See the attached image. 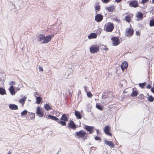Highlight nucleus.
Segmentation results:
<instances>
[{
    "instance_id": "13",
    "label": "nucleus",
    "mask_w": 154,
    "mask_h": 154,
    "mask_svg": "<svg viewBox=\"0 0 154 154\" xmlns=\"http://www.w3.org/2000/svg\"><path fill=\"white\" fill-rule=\"evenodd\" d=\"M103 18V16L101 14H97L95 16V20L97 22H100L102 20Z\"/></svg>"
},
{
    "instance_id": "35",
    "label": "nucleus",
    "mask_w": 154,
    "mask_h": 154,
    "mask_svg": "<svg viewBox=\"0 0 154 154\" xmlns=\"http://www.w3.org/2000/svg\"><path fill=\"white\" fill-rule=\"evenodd\" d=\"M125 20L128 22H130L131 20V18L130 16L128 15L125 17Z\"/></svg>"
},
{
    "instance_id": "27",
    "label": "nucleus",
    "mask_w": 154,
    "mask_h": 154,
    "mask_svg": "<svg viewBox=\"0 0 154 154\" xmlns=\"http://www.w3.org/2000/svg\"><path fill=\"white\" fill-rule=\"evenodd\" d=\"M148 97L147 98L148 100L150 102H152L154 100V98L151 95H149L148 94H147Z\"/></svg>"
},
{
    "instance_id": "56",
    "label": "nucleus",
    "mask_w": 154,
    "mask_h": 154,
    "mask_svg": "<svg viewBox=\"0 0 154 154\" xmlns=\"http://www.w3.org/2000/svg\"><path fill=\"white\" fill-rule=\"evenodd\" d=\"M94 148V147H91V148Z\"/></svg>"
},
{
    "instance_id": "26",
    "label": "nucleus",
    "mask_w": 154,
    "mask_h": 154,
    "mask_svg": "<svg viewBox=\"0 0 154 154\" xmlns=\"http://www.w3.org/2000/svg\"><path fill=\"white\" fill-rule=\"evenodd\" d=\"M146 98V97L144 96L142 94H139L138 97H137L138 99H139L140 100H145Z\"/></svg>"
},
{
    "instance_id": "48",
    "label": "nucleus",
    "mask_w": 154,
    "mask_h": 154,
    "mask_svg": "<svg viewBox=\"0 0 154 154\" xmlns=\"http://www.w3.org/2000/svg\"><path fill=\"white\" fill-rule=\"evenodd\" d=\"M39 70L41 71H43V68L40 66H39Z\"/></svg>"
},
{
    "instance_id": "49",
    "label": "nucleus",
    "mask_w": 154,
    "mask_h": 154,
    "mask_svg": "<svg viewBox=\"0 0 154 154\" xmlns=\"http://www.w3.org/2000/svg\"><path fill=\"white\" fill-rule=\"evenodd\" d=\"M151 91L154 94V87L151 88Z\"/></svg>"
},
{
    "instance_id": "31",
    "label": "nucleus",
    "mask_w": 154,
    "mask_h": 154,
    "mask_svg": "<svg viewBox=\"0 0 154 154\" xmlns=\"http://www.w3.org/2000/svg\"><path fill=\"white\" fill-rule=\"evenodd\" d=\"M44 107L45 109L47 110H49L51 109V106L48 104L47 103H46L45 104Z\"/></svg>"
},
{
    "instance_id": "19",
    "label": "nucleus",
    "mask_w": 154,
    "mask_h": 154,
    "mask_svg": "<svg viewBox=\"0 0 154 154\" xmlns=\"http://www.w3.org/2000/svg\"><path fill=\"white\" fill-rule=\"evenodd\" d=\"M115 9V7L112 6L109 7H106V10H107L109 12H112Z\"/></svg>"
},
{
    "instance_id": "17",
    "label": "nucleus",
    "mask_w": 154,
    "mask_h": 154,
    "mask_svg": "<svg viewBox=\"0 0 154 154\" xmlns=\"http://www.w3.org/2000/svg\"><path fill=\"white\" fill-rule=\"evenodd\" d=\"M75 115L78 119H80L82 118V115L80 112L76 110L75 111Z\"/></svg>"
},
{
    "instance_id": "6",
    "label": "nucleus",
    "mask_w": 154,
    "mask_h": 154,
    "mask_svg": "<svg viewBox=\"0 0 154 154\" xmlns=\"http://www.w3.org/2000/svg\"><path fill=\"white\" fill-rule=\"evenodd\" d=\"M111 40L112 41L113 45L114 46L119 45L120 43V40L118 37H112L111 38Z\"/></svg>"
},
{
    "instance_id": "14",
    "label": "nucleus",
    "mask_w": 154,
    "mask_h": 154,
    "mask_svg": "<svg viewBox=\"0 0 154 154\" xmlns=\"http://www.w3.org/2000/svg\"><path fill=\"white\" fill-rule=\"evenodd\" d=\"M132 92L131 95V96L132 97L137 96L138 94V91L136 88H133L132 89Z\"/></svg>"
},
{
    "instance_id": "41",
    "label": "nucleus",
    "mask_w": 154,
    "mask_h": 154,
    "mask_svg": "<svg viewBox=\"0 0 154 154\" xmlns=\"http://www.w3.org/2000/svg\"><path fill=\"white\" fill-rule=\"evenodd\" d=\"M113 20L114 21H116L119 22L120 20H119L116 17H115L113 18Z\"/></svg>"
},
{
    "instance_id": "5",
    "label": "nucleus",
    "mask_w": 154,
    "mask_h": 154,
    "mask_svg": "<svg viewBox=\"0 0 154 154\" xmlns=\"http://www.w3.org/2000/svg\"><path fill=\"white\" fill-rule=\"evenodd\" d=\"M134 31L133 29L129 28H127L125 31V36L127 37H131L132 36L134 33Z\"/></svg>"
},
{
    "instance_id": "11",
    "label": "nucleus",
    "mask_w": 154,
    "mask_h": 154,
    "mask_svg": "<svg viewBox=\"0 0 154 154\" xmlns=\"http://www.w3.org/2000/svg\"><path fill=\"white\" fill-rule=\"evenodd\" d=\"M129 5L131 7L136 8L138 6V1L137 0L131 1L129 3Z\"/></svg>"
},
{
    "instance_id": "50",
    "label": "nucleus",
    "mask_w": 154,
    "mask_h": 154,
    "mask_svg": "<svg viewBox=\"0 0 154 154\" xmlns=\"http://www.w3.org/2000/svg\"><path fill=\"white\" fill-rule=\"evenodd\" d=\"M136 34L137 36H139L140 35V33L138 31H136Z\"/></svg>"
},
{
    "instance_id": "33",
    "label": "nucleus",
    "mask_w": 154,
    "mask_h": 154,
    "mask_svg": "<svg viewBox=\"0 0 154 154\" xmlns=\"http://www.w3.org/2000/svg\"><path fill=\"white\" fill-rule=\"evenodd\" d=\"M96 108L102 111L103 110V107L100 104H98L97 103L96 105Z\"/></svg>"
},
{
    "instance_id": "51",
    "label": "nucleus",
    "mask_w": 154,
    "mask_h": 154,
    "mask_svg": "<svg viewBox=\"0 0 154 154\" xmlns=\"http://www.w3.org/2000/svg\"><path fill=\"white\" fill-rule=\"evenodd\" d=\"M96 131H97V135H98L100 134V133L99 131H98V130L97 129Z\"/></svg>"
},
{
    "instance_id": "9",
    "label": "nucleus",
    "mask_w": 154,
    "mask_h": 154,
    "mask_svg": "<svg viewBox=\"0 0 154 154\" xmlns=\"http://www.w3.org/2000/svg\"><path fill=\"white\" fill-rule=\"evenodd\" d=\"M67 127H68L73 130H75L76 128V126L73 121L71 120L68 123Z\"/></svg>"
},
{
    "instance_id": "24",
    "label": "nucleus",
    "mask_w": 154,
    "mask_h": 154,
    "mask_svg": "<svg viewBox=\"0 0 154 154\" xmlns=\"http://www.w3.org/2000/svg\"><path fill=\"white\" fill-rule=\"evenodd\" d=\"M35 96L36 97V103L37 104H39L40 103L42 100V98L40 97H37L35 95Z\"/></svg>"
},
{
    "instance_id": "2",
    "label": "nucleus",
    "mask_w": 154,
    "mask_h": 154,
    "mask_svg": "<svg viewBox=\"0 0 154 154\" xmlns=\"http://www.w3.org/2000/svg\"><path fill=\"white\" fill-rule=\"evenodd\" d=\"M99 49V47L98 45H92L90 48V51L91 53L93 54L97 53Z\"/></svg>"
},
{
    "instance_id": "10",
    "label": "nucleus",
    "mask_w": 154,
    "mask_h": 154,
    "mask_svg": "<svg viewBox=\"0 0 154 154\" xmlns=\"http://www.w3.org/2000/svg\"><path fill=\"white\" fill-rule=\"evenodd\" d=\"M110 130V128L109 126H106L104 127V131L105 133L107 135L111 136H112V134L111 133L109 132Z\"/></svg>"
},
{
    "instance_id": "21",
    "label": "nucleus",
    "mask_w": 154,
    "mask_h": 154,
    "mask_svg": "<svg viewBox=\"0 0 154 154\" xmlns=\"http://www.w3.org/2000/svg\"><path fill=\"white\" fill-rule=\"evenodd\" d=\"M9 108L12 110H17L18 109V106L13 104H11L9 106Z\"/></svg>"
},
{
    "instance_id": "42",
    "label": "nucleus",
    "mask_w": 154,
    "mask_h": 154,
    "mask_svg": "<svg viewBox=\"0 0 154 154\" xmlns=\"http://www.w3.org/2000/svg\"><path fill=\"white\" fill-rule=\"evenodd\" d=\"M149 0H142L141 1V3L143 4H144L149 1Z\"/></svg>"
},
{
    "instance_id": "30",
    "label": "nucleus",
    "mask_w": 154,
    "mask_h": 154,
    "mask_svg": "<svg viewBox=\"0 0 154 154\" xmlns=\"http://www.w3.org/2000/svg\"><path fill=\"white\" fill-rule=\"evenodd\" d=\"M6 94L5 90V89L0 88V94L3 95Z\"/></svg>"
},
{
    "instance_id": "46",
    "label": "nucleus",
    "mask_w": 154,
    "mask_h": 154,
    "mask_svg": "<svg viewBox=\"0 0 154 154\" xmlns=\"http://www.w3.org/2000/svg\"><path fill=\"white\" fill-rule=\"evenodd\" d=\"M84 88L86 92H87V86L86 85H85L84 86Z\"/></svg>"
},
{
    "instance_id": "45",
    "label": "nucleus",
    "mask_w": 154,
    "mask_h": 154,
    "mask_svg": "<svg viewBox=\"0 0 154 154\" xmlns=\"http://www.w3.org/2000/svg\"><path fill=\"white\" fill-rule=\"evenodd\" d=\"M15 82L13 81H11V83H10V85H15Z\"/></svg>"
},
{
    "instance_id": "16",
    "label": "nucleus",
    "mask_w": 154,
    "mask_h": 154,
    "mask_svg": "<svg viewBox=\"0 0 154 154\" xmlns=\"http://www.w3.org/2000/svg\"><path fill=\"white\" fill-rule=\"evenodd\" d=\"M128 66V63L126 61L123 62L122 64L121 68L122 70L126 69Z\"/></svg>"
},
{
    "instance_id": "12",
    "label": "nucleus",
    "mask_w": 154,
    "mask_h": 154,
    "mask_svg": "<svg viewBox=\"0 0 154 154\" xmlns=\"http://www.w3.org/2000/svg\"><path fill=\"white\" fill-rule=\"evenodd\" d=\"M104 142L105 144L109 146L110 147L112 148L114 147L115 144L112 141H109L106 140H105Z\"/></svg>"
},
{
    "instance_id": "23",
    "label": "nucleus",
    "mask_w": 154,
    "mask_h": 154,
    "mask_svg": "<svg viewBox=\"0 0 154 154\" xmlns=\"http://www.w3.org/2000/svg\"><path fill=\"white\" fill-rule=\"evenodd\" d=\"M26 99V97L25 96H24L19 100V102L22 104V105H23L24 104Z\"/></svg>"
},
{
    "instance_id": "40",
    "label": "nucleus",
    "mask_w": 154,
    "mask_h": 154,
    "mask_svg": "<svg viewBox=\"0 0 154 154\" xmlns=\"http://www.w3.org/2000/svg\"><path fill=\"white\" fill-rule=\"evenodd\" d=\"M35 114L34 113H31L30 117L31 119H34L35 117Z\"/></svg>"
},
{
    "instance_id": "43",
    "label": "nucleus",
    "mask_w": 154,
    "mask_h": 154,
    "mask_svg": "<svg viewBox=\"0 0 154 154\" xmlns=\"http://www.w3.org/2000/svg\"><path fill=\"white\" fill-rule=\"evenodd\" d=\"M101 1L105 3H107L109 2L110 0H101Z\"/></svg>"
},
{
    "instance_id": "7",
    "label": "nucleus",
    "mask_w": 154,
    "mask_h": 154,
    "mask_svg": "<svg viewBox=\"0 0 154 154\" xmlns=\"http://www.w3.org/2000/svg\"><path fill=\"white\" fill-rule=\"evenodd\" d=\"M36 113L37 115L39 117H42L44 114L42 109L39 106L37 107Z\"/></svg>"
},
{
    "instance_id": "15",
    "label": "nucleus",
    "mask_w": 154,
    "mask_h": 154,
    "mask_svg": "<svg viewBox=\"0 0 154 154\" xmlns=\"http://www.w3.org/2000/svg\"><path fill=\"white\" fill-rule=\"evenodd\" d=\"M48 116V119L54 120L58 123L59 120V119L55 116L51 115H49Z\"/></svg>"
},
{
    "instance_id": "8",
    "label": "nucleus",
    "mask_w": 154,
    "mask_h": 154,
    "mask_svg": "<svg viewBox=\"0 0 154 154\" xmlns=\"http://www.w3.org/2000/svg\"><path fill=\"white\" fill-rule=\"evenodd\" d=\"M84 128L89 132L90 134H91L94 132V127L93 126H90L87 125H85Z\"/></svg>"
},
{
    "instance_id": "53",
    "label": "nucleus",
    "mask_w": 154,
    "mask_h": 154,
    "mask_svg": "<svg viewBox=\"0 0 154 154\" xmlns=\"http://www.w3.org/2000/svg\"><path fill=\"white\" fill-rule=\"evenodd\" d=\"M127 92L126 91V89H125L124 91H123V93H127Z\"/></svg>"
},
{
    "instance_id": "1",
    "label": "nucleus",
    "mask_w": 154,
    "mask_h": 154,
    "mask_svg": "<svg viewBox=\"0 0 154 154\" xmlns=\"http://www.w3.org/2000/svg\"><path fill=\"white\" fill-rule=\"evenodd\" d=\"M75 136L79 138H81L85 139H87L88 135L83 130H81L79 131L75 132Z\"/></svg>"
},
{
    "instance_id": "4",
    "label": "nucleus",
    "mask_w": 154,
    "mask_h": 154,
    "mask_svg": "<svg viewBox=\"0 0 154 154\" xmlns=\"http://www.w3.org/2000/svg\"><path fill=\"white\" fill-rule=\"evenodd\" d=\"M114 28L113 24L112 23H109L106 29L107 32H112Z\"/></svg>"
},
{
    "instance_id": "28",
    "label": "nucleus",
    "mask_w": 154,
    "mask_h": 154,
    "mask_svg": "<svg viewBox=\"0 0 154 154\" xmlns=\"http://www.w3.org/2000/svg\"><path fill=\"white\" fill-rule=\"evenodd\" d=\"M136 17L137 18L140 19L143 17V14L141 12H138L136 15Z\"/></svg>"
},
{
    "instance_id": "44",
    "label": "nucleus",
    "mask_w": 154,
    "mask_h": 154,
    "mask_svg": "<svg viewBox=\"0 0 154 154\" xmlns=\"http://www.w3.org/2000/svg\"><path fill=\"white\" fill-rule=\"evenodd\" d=\"M108 97L107 96L103 94V96H102V98H104L105 99H106Z\"/></svg>"
},
{
    "instance_id": "20",
    "label": "nucleus",
    "mask_w": 154,
    "mask_h": 154,
    "mask_svg": "<svg viewBox=\"0 0 154 154\" xmlns=\"http://www.w3.org/2000/svg\"><path fill=\"white\" fill-rule=\"evenodd\" d=\"M97 34L95 33H92L88 36L89 39L95 38H97Z\"/></svg>"
},
{
    "instance_id": "34",
    "label": "nucleus",
    "mask_w": 154,
    "mask_h": 154,
    "mask_svg": "<svg viewBox=\"0 0 154 154\" xmlns=\"http://www.w3.org/2000/svg\"><path fill=\"white\" fill-rule=\"evenodd\" d=\"M28 112L26 110H25L21 112V116H26L27 115V113Z\"/></svg>"
},
{
    "instance_id": "52",
    "label": "nucleus",
    "mask_w": 154,
    "mask_h": 154,
    "mask_svg": "<svg viewBox=\"0 0 154 154\" xmlns=\"http://www.w3.org/2000/svg\"><path fill=\"white\" fill-rule=\"evenodd\" d=\"M35 93V96L36 95H39V93L37 92H36L34 93Z\"/></svg>"
},
{
    "instance_id": "25",
    "label": "nucleus",
    "mask_w": 154,
    "mask_h": 154,
    "mask_svg": "<svg viewBox=\"0 0 154 154\" xmlns=\"http://www.w3.org/2000/svg\"><path fill=\"white\" fill-rule=\"evenodd\" d=\"M44 35L42 34H40L37 36V40L38 41H41L43 40Z\"/></svg>"
},
{
    "instance_id": "18",
    "label": "nucleus",
    "mask_w": 154,
    "mask_h": 154,
    "mask_svg": "<svg viewBox=\"0 0 154 154\" xmlns=\"http://www.w3.org/2000/svg\"><path fill=\"white\" fill-rule=\"evenodd\" d=\"M60 119L66 122L68 121L69 119V118L68 117V115L66 114H63Z\"/></svg>"
},
{
    "instance_id": "54",
    "label": "nucleus",
    "mask_w": 154,
    "mask_h": 154,
    "mask_svg": "<svg viewBox=\"0 0 154 154\" xmlns=\"http://www.w3.org/2000/svg\"><path fill=\"white\" fill-rule=\"evenodd\" d=\"M11 152L9 151L8 153V154H11Z\"/></svg>"
},
{
    "instance_id": "36",
    "label": "nucleus",
    "mask_w": 154,
    "mask_h": 154,
    "mask_svg": "<svg viewBox=\"0 0 154 154\" xmlns=\"http://www.w3.org/2000/svg\"><path fill=\"white\" fill-rule=\"evenodd\" d=\"M149 25L151 27L154 26V19L150 20V21Z\"/></svg>"
},
{
    "instance_id": "3",
    "label": "nucleus",
    "mask_w": 154,
    "mask_h": 154,
    "mask_svg": "<svg viewBox=\"0 0 154 154\" xmlns=\"http://www.w3.org/2000/svg\"><path fill=\"white\" fill-rule=\"evenodd\" d=\"M54 36V35L52 34L46 37L44 35L43 40L41 42V43L43 44L48 42L51 40V38L53 37Z\"/></svg>"
},
{
    "instance_id": "47",
    "label": "nucleus",
    "mask_w": 154,
    "mask_h": 154,
    "mask_svg": "<svg viewBox=\"0 0 154 154\" xmlns=\"http://www.w3.org/2000/svg\"><path fill=\"white\" fill-rule=\"evenodd\" d=\"M146 88L147 89H151V85L149 84L146 86Z\"/></svg>"
},
{
    "instance_id": "55",
    "label": "nucleus",
    "mask_w": 154,
    "mask_h": 154,
    "mask_svg": "<svg viewBox=\"0 0 154 154\" xmlns=\"http://www.w3.org/2000/svg\"><path fill=\"white\" fill-rule=\"evenodd\" d=\"M152 2L154 4V0H152Z\"/></svg>"
},
{
    "instance_id": "57",
    "label": "nucleus",
    "mask_w": 154,
    "mask_h": 154,
    "mask_svg": "<svg viewBox=\"0 0 154 154\" xmlns=\"http://www.w3.org/2000/svg\"><path fill=\"white\" fill-rule=\"evenodd\" d=\"M106 93H104V94H105Z\"/></svg>"
},
{
    "instance_id": "22",
    "label": "nucleus",
    "mask_w": 154,
    "mask_h": 154,
    "mask_svg": "<svg viewBox=\"0 0 154 154\" xmlns=\"http://www.w3.org/2000/svg\"><path fill=\"white\" fill-rule=\"evenodd\" d=\"M9 91L12 95H14L15 94V92L13 85H11L9 88Z\"/></svg>"
},
{
    "instance_id": "38",
    "label": "nucleus",
    "mask_w": 154,
    "mask_h": 154,
    "mask_svg": "<svg viewBox=\"0 0 154 154\" xmlns=\"http://www.w3.org/2000/svg\"><path fill=\"white\" fill-rule=\"evenodd\" d=\"M94 7L96 11V10L98 11H99L100 9V6L99 5H97L96 6H95Z\"/></svg>"
},
{
    "instance_id": "32",
    "label": "nucleus",
    "mask_w": 154,
    "mask_h": 154,
    "mask_svg": "<svg viewBox=\"0 0 154 154\" xmlns=\"http://www.w3.org/2000/svg\"><path fill=\"white\" fill-rule=\"evenodd\" d=\"M146 84V82H144L142 83H139V86L142 88H144V87Z\"/></svg>"
},
{
    "instance_id": "37",
    "label": "nucleus",
    "mask_w": 154,
    "mask_h": 154,
    "mask_svg": "<svg viewBox=\"0 0 154 154\" xmlns=\"http://www.w3.org/2000/svg\"><path fill=\"white\" fill-rule=\"evenodd\" d=\"M87 95L88 97L91 98L93 96L92 94L90 91H87Z\"/></svg>"
},
{
    "instance_id": "39",
    "label": "nucleus",
    "mask_w": 154,
    "mask_h": 154,
    "mask_svg": "<svg viewBox=\"0 0 154 154\" xmlns=\"http://www.w3.org/2000/svg\"><path fill=\"white\" fill-rule=\"evenodd\" d=\"M94 139L96 140H101V138L97 136H95Z\"/></svg>"
},
{
    "instance_id": "29",
    "label": "nucleus",
    "mask_w": 154,
    "mask_h": 154,
    "mask_svg": "<svg viewBox=\"0 0 154 154\" xmlns=\"http://www.w3.org/2000/svg\"><path fill=\"white\" fill-rule=\"evenodd\" d=\"M66 121H64L60 120V119H59V120L58 122V123H60L62 126H66Z\"/></svg>"
}]
</instances>
